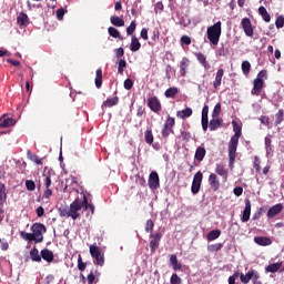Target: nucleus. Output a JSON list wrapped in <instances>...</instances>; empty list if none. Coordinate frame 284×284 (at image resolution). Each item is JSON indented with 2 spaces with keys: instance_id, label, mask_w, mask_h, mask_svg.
Here are the masks:
<instances>
[{
  "instance_id": "5fc2aeb1",
  "label": "nucleus",
  "mask_w": 284,
  "mask_h": 284,
  "mask_svg": "<svg viewBox=\"0 0 284 284\" xmlns=\"http://www.w3.org/2000/svg\"><path fill=\"white\" fill-rule=\"evenodd\" d=\"M124 90H131L132 88H134V81L132 79H126L124 80Z\"/></svg>"
},
{
  "instance_id": "09e8293b",
  "label": "nucleus",
  "mask_w": 284,
  "mask_h": 284,
  "mask_svg": "<svg viewBox=\"0 0 284 284\" xmlns=\"http://www.w3.org/2000/svg\"><path fill=\"white\" fill-rule=\"evenodd\" d=\"M85 267H88V264L83 262V257L81 255L78 256V270L80 272H85Z\"/></svg>"
},
{
  "instance_id": "680f3d73",
  "label": "nucleus",
  "mask_w": 284,
  "mask_h": 284,
  "mask_svg": "<svg viewBox=\"0 0 284 284\" xmlns=\"http://www.w3.org/2000/svg\"><path fill=\"white\" fill-rule=\"evenodd\" d=\"M125 54V50L122 47L115 49V57L116 59H121Z\"/></svg>"
},
{
  "instance_id": "39448f33",
  "label": "nucleus",
  "mask_w": 284,
  "mask_h": 284,
  "mask_svg": "<svg viewBox=\"0 0 284 284\" xmlns=\"http://www.w3.org/2000/svg\"><path fill=\"white\" fill-rule=\"evenodd\" d=\"M89 252L94 258V265H99L100 267L105 265V255L101 252V247L97 246V244H91L89 246Z\"/></svg>"
},
{
  "instance_id": "c03bdc74",
  "label": "nucleus",
  "mask_w": 284,
  "mask_h": 284,
  "mask_svg": "<svg viewBox=\"0 0 284 284\" xmlns=\"http://www.w3.org/2000/svg\"><path fill=\"white\" fill-rule=\"evenodd\" d=\"M135 31H136V21H131L130 26L126 28V34L129 37H134Z\"/></svg>"
},
{
  "instance_id": "6e6d98bb",
  "label": "nucleus",
  "mask_w": 284,
  "mask_h": 284,
  "mask_svg": "<svg viewBox=\"0 0 284 284\" xmlns=\"http://www.w3.org/2000/svg\"><path fill=\"white\" fill-rule=\"evenodd\" d=\"M263 212H265V207H261L256 213H254L252 220L258 221V219L263 216Z\"/></svg>"
},
{
  "instance_id": "774afa93",
  "label": "nucleus",
  "mask_w": 284,
  "mask_h": 284,
  "mask_svg": "<svg viewBox=\"0 0 284 284\" xmlns=\"http://www.w3.org/2000/svg\"><path fill=\"white\" fill-rule=\"evenodd\" d=\"M233 193L235 194V196H241L243 194V187L237 186L233 190Z\"/></svg>"
},
{
  "instance_id": "6e6552de",
  "label": "nucleus",
  "mask_w": 284,
  "mask_h": 284,
  "mask_svg": "<svg viewBox=\"0 0 284 284\" xmlns=\"http://www.w3.org/2000/svg\"><path fill=\"white\" fill-rule=\"evenodd\" d=\"M201 183H203V173L199 171L193 176V182L191 186L192 194H196L197 192H201Z\"/></svg>"
},
{
  "instance_id": "f8f14e48",
  "label": "nucleus",
  "mask_w": 284,
  "mask_h": 284,
  "mask_svg": "<svg viewBox=\"0 0 284 284\" xmlns=\"http://www.w3.org/2000/svg\"><path fill=\"white\" fill-rule=\"evenodd\" d=\"M82 202H83V212L87 213V219H92L94 216V204L88 202V196L82 194Z\"/></svg>"
},
{
  "instance_id": "052dcab7",
  "label": "nucleus",
  "mask_w": 284,
  "mask_h": 284,
  "mask_svg": "<svg viewBox=\"0 0 284 284\" xmlns=\"http://www.w3.org/2000/svg\"><path fill=\"white\" fill-rule=\"evenodd\" d=\"M275 26L277 29H281L284 27V18L282 16H280L276 21H275Z\"/></svg>"
},
{
  "instance_id": "c756f323",
  "label": "nucleus",
  "mask_w": 284,
  "mask_h": 284,
  "mask_svg": "<svg viewBox=\"0 0 284 284\" xmlns=\"http://www.w3.org/2000/svg\"><path fill=\"white\" fill-rule=\"evenodd\" d=\"M221 236V230L216 229V230H212L206 234V241L211 242V241H216V239H219Z\"/></svg>"
},
{
  "instance_id": "8fccbe9b",
  "label": "nucleus",
  "mask_w": 284,
  "mask_h": 284,
  "mask_svg": "<svg viewBox=\"0 0 284 284\" xmlns=\"http://www.w3.org/2000/svg\"><path fill=\"white\" fill-rule=\"evenodd\" d=\"M179 92L178 88H170L165 91L166 99H172V97H176V93Z\"/></svg>"
},
{
  "instance_id": "58836bf2",
  "label": "nucleus",
  "mask_w": 284,
  "mask_h": 284,
  "mask_svg": "<svg viewBox=\"0 0 284 284\" xmlns=\"http://www.w3.org/2000/svg\"><path fill=\"white\" fill-rule=\"evenodd\" d=\"M220 126H221V119L213 118L210 121L209 128H210L211 132L219 130Z\"/></svg>"
},
{
  "instance_id": "37998d69",
  "label": "nucleus",
  "mask_w": 284,
  "mask_h": 284,
  "mask_svg": "<svg viewBox=\"0 0 284 284\" xmlns=\"http://www.w3.org/2000/svg\"><path fill=\"white\" fill-rule=\"evenodd\" d=\"M192 108H186L182 111L179 112V116L180 119H190V116L192 115Z\"/></svg>"
},
{
  "instance_id": "49530a36",
  "label": "nucleus",
  "mask_w": 284,
  "mask_h": 284,
  "mask_svg": "<svg viewBox=\"0 0 284 284\" xmlns=\"http://www.w3.org/2000/svg\"><path fill=\"white\" fill-rule=\"evenodd\" d=\"M250 70H252V64H250V61H243L242 62V72L247 77L250 74Z\"/></svg>"
},
{
  "instance_id": "e433bc0d",
  "label": "nucleus",
  "mask_w": 284,
  "mask_h": 284,
  "mask_svg": "<svg viewBox=\"0 0 284 284\" xmlns=\"http://www.w3.org/2000/svg\"><path fill=\"white\" fill-rule=\"evenodd\" d=\"M14 123H17V120L12 118L2 119L0 120V128H10L14 125Z\"/></svg>"
},
{
  "instance_id": "7c9ffc66",
  "label": "nucleus",
  "mask_w": 284,
  "mask_h": 284,
  "mask_svg": "<svg viewBox=\"0 0 284 284\" xmlns=\"http://www.w3.org/2000/svg\"><path fill=\"white\" fill-rule=\"evenodd\" d=\"M99 276H101V273H99V271H94V273L91 271L90 274L87 276L88 283H99Z\"/></svg>"
},
{
  "instance_id": "72a5a7b5",
  "label": "nucleus",
  "mask_w": 284,
  "mask_h": 284,
  "mask_svg": "<svg viewBox=\"0 0 284 284\" xmlns=\"http://www.w3.org/2000/svg\"><path fill=\"white\" fill-rule=\"evenodd\" d=\"M108 32L113 39H119L120 41H123L124 39L123 36H121V32H119L114 27H109Z\"/></svg>"
},
{
  "instance_id": "1a4fd4ad",
  "label": "nucleus",
  "mask_w": 284,
  "mask_h": 284,
  "mask_svg": "<svg viewBox=\"0 0 284 284\" xmlns=\"http://www.w3.org/2000/svg\"><path fill=\"white\" fill-rule=\"evenodd\" d=\"M241 28L244 30L246 37H254V28L252 27V20L250 18H243L241 21Z\"/></svg>"
},
{
  "instance_id": "e2e57ef3",
  "label": "nucleus",
  "mask_w": 284,
  "mask_h": 284,
  "mask_svg": "<svg viewBox=\"0 0 284 284\" xmlns=\"http://www.w3.org/2000/svg\"><path fill=\"white\" fill-rule=\"evenodd\" d=\"M283 123V110H280L277 113H276V125Z\"/></svg>"
},
{
  "instance_id": "20e7f679",
  "label": "nucleus",
  "mask_w": 284,
  "mask_h": 284,
  "mask_svg": "<svg viewBox=\"0 0 284 284\" xmlns=\"http://www.w3.org/2000/svg\"><path fill=\"white\" fill-rule=\"evenodd\" d=\"M263 79H267V71L262 70L257 73L256 79L253 81V89L251 91V94L253 97H258L261 94V91L263 88H265V81Z\"/></svg>"
},
{
  "instance_id": "5701e85b",
  "label": "nucleus",
  "mask_w": 284,
  "mask_h": 284,
  "mask_svg": "<svg viewBox=\"0 0 284 284\" xmlns=\"http://www.w3.org/2000/svg\"><path fill=\"white\" fill-rule=\"evenodd\" d=\"M190 68V60L187 58H183L180 62V74L181 77H185L187 74V69Z\"/></svg>"
},
{
  "instance_id": "f03ea898",
  "label": "nucleus",
  "mask_w": 284,
  "mask_h": 284,
  "mask_svg": "<svg viewBox=\"0 0 284 284\" xmlns=\"http://www.w3.org/2000/svg\"><path fill=\"white\" fill-rule=\"evenodd\" d=\"M31 232L32 233H26L24 231H21L20 232L21 239H24V241H29V242L34 241V243H43V234L48 232V229L43 223L37 222L32 224Z\"/></svg>"
},
{
  "instance_id": "bf43d9fd",
  "label": "nucleus",
  "mask_w": 284,
  "mask_h": 284,
  "mask_svg": "<svg viewBox=\"0 0 284 284\" xmlns=\"http://www.w3.org/2000/svg\"><path fill=\"white\" fill-rule=\"evenodd\" d=\"M181 43L182 45H190L192 43V38H190L189 36H183L181 38Z\"/></svg>"
},
{
  "instance_id": "3c124183",
  "label": "nucleus",
  "mask_w": 284,
  "mask_h": 284,
  "mask_svg": "<svg viewBox=\"0 0 284 284\" xmlns=\"http://www.w3.org/2000/svg\"><path fill=\"white\" fill-rule=\"evenodd\" d=\"M170 263H171L173 270H175V271L179 270V260L176 257V254H173L170 256Z\"/></svg>"
},
{
  "instance_id": "ea45409f",
  "label": "nucleus",
  "mask_w": 284,
  "mask_h": 284,
  "mask_svg": "<svg viewBox=\"0 0 284 284\" xmlns=\"http://www.w3.org/2000/svg\"><path fill=\"white\" fill-rule=\"evenodd\" d=\"M28 159H30V161H32L37 165H43V160L37 154H32L30 151L28 152Z\"/></svg>"
},
{
  "instance_id": "338daca9",
  "label": "nucleus",
  "mask_w": 284,
  "mask_h": 284,
  "mask_svg": "<svg viewBox=\"0 0 284 284\" xmlns=\"http://www.w3.org/2000/svg\"><path fill=\"white\" fill-rule=\"evenodd\" d=\"M171 284H179V275L174 273L170 278Z\"/></svg>"
},
{
  "instance_id": "0eeeda50",
  "label": "nucleus",
  "mask_w": 284,
  "mask_h": 284,
  "mask_svg": "<svg viewBox=\"0 0 284 284\" xmlns=\"http://www.w3.org/2000/svg\"><path fill=\"white\" fill-rule=\"evenodd\" d=\"M261 278V274L256 270H250L246 274H240V281L243 284H247L253 281V284L256 283Z\"/></svg>"
},
{
  "instance_id": "864d4df0",
  "label": "nucleus",
  "mask_w": 284,
  "mask_h": 284,
  "mask_svg": "<svg viewBox=\"0 0 284 284\" xmlns=\"http://www.w3.org/2000/svg\"><path fill=\"white\" fill-rule=\"evenodd\" d=\"M59 214L62 217L72 219V215L70 213V209H59Z\"/></svg>"
},
{
  "instance_id": "a878e982",
  "label": "nucleus",
  "mask_w": 284,
  "mask_h": 284,
  "mask_svg": "<svg viewBox=\"0 0 284 284\" xmlns=\"http://www.w3.org/2000/svg\"><path fill=\"white\" fill-rule=\"evenodd\" d=\"M209 183L213 190H219L221 187V183L219 182V179L216 174L211 173L209 176Z\"/></svg>"
},
{
  "instance_id": "aec40b11",
  "label": "nucleus",
  "mask_w": 284,
  "mask_h": 284,
  "mask_svg": "<svg viewBox=\"0 0 284 284\" xmlns=\"http://www.w3.org/2000/svg\"><path fill=\"white\" fill-rule=\"evenodd\" d=\"M40 256L43 258V261H47V263H52V261H54V253L48 248H43L40 252Z\"/></svg>"
},
{
  "instance_id": "13d9d810",
  "label": "nucleus",
  "mask_w": 284,
  "mask_h": 284,
  "mask_svg": "<svg viewBox=\"0 0 284 284\" xmlns=\"http://www.w3.org/2000/svg\"><path fill=\"white\" fill-rule=\"evenodd\" d=\"M219 114H221V103H217L212 112V116L213 119H216V116H219Z\"/></svg>"
},
{
  "instance_id": "a18cd8bd",
  "label": "nucleus",
  "mask_w": 284,
  "mask_h": 284,
  "mask_svg": "<svg viewBox=\"0 0 284 284\" xmlns=\"http://www.w3.org/2000/svg\"><path fill=\"white\" fill-rule=\"evenodd\" d=\"M43 182H44V187L45 190H48V187H50V185H52V176L50 175V172L48 173H43Z\"/></svg>"
},
{
  "instance_id": "79ce46f5",
  "label": "nucleus",
  "mask_w": 284,
  "mask_h": 284,
  "mask_svg": "<svg viewBox=\"0 0 284 284\" xmlns=\"http://www.w3.org/2000/svg\"><path fill=\"white\" fill-rule=\"evenodd\" d=\"M125 68H128V62L125 61V59H121L118 62V74H123V72L125 71Z\"/></svg>"
},
{
  "instance_id": "412c9836",
  "label": "nucleus",
  "mask_w": 284,
  "mask_h": 284,
  "mask_svg": "<svg viewBox=\"0 0 284 284\" xmlns=\"http://www.w3.org/2000/svg\"><path fill=\"white\" fill-rule=\"evenodd\" d=\"M223 74H225V71L223 69H219L215 75V80L213 82V88L215 90L221 88V82L223 81Z\"/></svg>"
},
{
  "instance_id": "ddd939ff",
  "label": "nucleus",
  "mask_w": 284,
  "mask_h": 284,
  "mask_svg": "<svg viewBox=\"0 0 284 284\" xmlns=\"http://www.w3.org/2000/svg\"><path fill=\"white\" fill-rule=\"evenodd\" d=\"M244 203L245 207L242 213L241 221L242 223H247V221H250V216H252V202L250 201V199H245Z\"/></svg>"
},
{
  "instance_id": "0e129e2a",
  "label": "nucleus",
  "mask_w": 284,
  "mask_h": 284,
  "mask_svg": "<svg viewBox=\"0 0 284 284\" xmlns=\"http://www.w3.org/2000/svg\"><path fill=\"white\" fill-rule=\"evenodd\" d=\"M140 37L141 39H143L144 41H148L149 37H148V29L143 28L140 32Z\"/></svg>"
},
{
  "instance_id": "473e14b6",
  "label": "nucleus",
  "mask_w": 284,
  "mask_h": 284,
  "mask_svg": "<svg viewBox=\"0 0 284 284\" xmlns=\"http://www.w3.org/2000/svg\"><path fill=\"white\" fill-rule=\"evenodd\" d=\"M258 14L262 16V19H263V21H265V23H270V21H272V17L270 16V13L267 12V9H265V7L258 8Z\"/></svg>"
},
{
  "instance_id": "2eb2a0df",
  "label": "nucleus",
  "mask_w": 284,
  "mask_h": 284,
  "mask_svg": "<svg viewBox=\"0 0 284 284\" xmlns=\"http://www.w3.org/2000/svg\"><path fill=\"white\" fill-rule=\"evenodd\" d=\"M210 113V106L207 104H204L203 109H202V129L204 132H207V128H209V119H207V114Z\"/></svg>"
},
{
  "instance_id": "9b49d317",
  "label": "nucleus",
  "mask_w": 284,
  "mask_h": 284,
  "mask_svg": "<svg viewBox=\"0 0 284 284\" xmlns=\"http://www.w3.org/2000/svg\"><path fill=\"white\" fill-rule=\"evenodd\" d=\"M150 250L152 253L156 252V250L159 248V245L161 243V239H163V234L161 233H155V234H151L150 235Z\"/></svg>"
},
{
  "instance_id": "4be33fe9",
  "label": "nucleus",
  "mask_w": 284,
  "mask_h": 284,
  "mask_svg": "<svg viewBox=\"0 0 284 284\" xmlns=\"http://www.w3.org/2000/svg\"><path fill=\"white\" fill-rule=\"evenodd\" d=\"M130 50L131 52H139L141 50V42H139L136 36L131 37Z\"/></svg>"
},
{
  "instance_id": "423d86ee",
  "label": "nucleus",
  "mask_w": 284,
  "mask_h": 284,
  "mask_svg": "<svg viewBox=\"0 0 284 284\" xmlns=\"http://www.w3.org/2000/svg\"><path fill=\"white\" fill-rule=\"evenodd\" d=\"M81 210H83V200L77 197L69 206V212L73 221L81 217V213H79Z\"/></svg>"
},
{
  "instance_id": "cd10ccee",
  "label": "nucleus",
  "mask_w": 284,
  "mask_h": 284,
  "mask_svg": "<svg viewBox=\"0 0 284 284\" xmlns=\"http://www.w3.org/2000/svg\"><path fill=\"white\" fill-rule=\"evenodd\" d=\"M110 21L112 26H115V28H123V26H125V20H123L122 18H119V16H112L110 18Z\"/></svg>"
},
{
  "instance_id": "2f4dec72",
  "label": "nucleus",
  "mask_w": 284,
  "mask_h": 284,
  "mask_svg": "<svg viewBox=\"0 0 284 284\" xmlns=\"http://www.w3.org/2000/svg\"><path fill=\"white\" fill-rule=\"evenodd\" d=\"M30 258L33 263H41V255L39 254V248L33 247L30 251Z\"/></svg>"
},
{
  "instance_id": "393cba45",
  "label": "nucleus",
  "mask_w": 284,
  "mask_h": 284,
  "mask_svg": "<svg viewBox=\"0 0 284 284\" xmlns=\"http://www.w3.org/2000/svg\"><path fill=\"white\" fill-rule=\"evenodd\" d=\"M95 88L101 89V87L103 85V70L102 69H98L95 71Z\"/></svg>"
},
{
  "instance_id": "b1692460",
  "label": "nucleus",
  "mask_w": 284,
  "mask_h": 284,
  "mask_svg": "<svg viewBox=\"0 0 284 284\" xmlns=\"http://www.w3.org/2000/svg\"><path fill=\"white\" fill-rule=\"evenodd\" d=\"M207 153V151H205V148L203 146H199L195 151V155L194 159L195 161H197L199 163H201V161H203L205 159V154Z\"/></svg>"
},
{
  "instance_id": "4468645a",
  "label": "nucleus",
  "mask_w": 284,
  "mask_h": 284,
  "mask_svg": "<svg viewBox=\"0 0 284 284\" xmlns=\"http://www.w3.org/2000/svg\"><path fill=\"white\" fill-rule=\"evenodd\" d=\"M149 187L150 190H159V187H161L159 173H156L155 171L151 172L149 175Z\"/></svg>"
},
{
  "instance_id": "c85d7f7f",
  "label": "nucleus",
  "mask_w": 284,
  "mask_h": 284,
  "mask_svg": "<svg viewBox=\"0 0 284 284\" xmlns=\"http://www.w3.org/2000/svg\"><path fill=\"white\" fill-rule=\"evenodd\" d=\"M114 105H119V97L110 98L102 103V108H114Z\"/></svg>"
},
{
  "instance_id": "bb28decb",
  "label": "nucleus",
  "mask_w": 284,
  "mask_h": 284,
  "mask_svg": "<svg viewBox=\"0 0 284 284\" xmlns=\"http://www.w3.org/2000/svg\"><path fill=\"white\" fill-rule=\"evenodd\" d=\"M6 201H8V191L6 184L0 183V205H4Z\"/></svg>"
},
{
  "instance_id": "dca6fc26",
  "label": "nucleus",
  "mask_w": 284,
  "mask_h": 284,
  "mask_svg": "<svg viewBox=\"0 0 284 284\" xmlns=\"http://www.w3.org/2000/svg\"><path fill=\"white\" fill-rule=\"evenodd\" d=\"M174 124H175L174 118L169 116L166 119L164 128L162 129V135L170 136V133L172 132V128H174Z\"/></svg>"
},
{
  "instance_id": "603ef678",
  "label": "nucleus",
  "mask_w": 284,
  "mask_h": 284,
  "mask_svg": "<svg viewBox=\"0 0 284 284\" xmlns=\"http://www.w3.org/2000/svg\"><path fill=\"white\" fill-rule=\"evenodd\" d=\"M26 187L29 192H34V190H37V184H34V181L32 180H27Z\"/></svg>"
},
{
  "instance_id": "c9c22d12",
  "label": "nucleus",
  "mask_w": 284,
  "mask_h": 284,
  "mask_svg": "<svg viewBox=\"0 0 284 284\" xmlns=\"http://www.w3.org/2000/svg\"><path fill=\"white\" fill-rule=\"evenodd\" d=\"M282 263H273L265 267V272H270L271 274H276L278 270L282 267Z\"/></svg>"
},
{
  "instance_id": "7ed1b4c3",
  "label": "nucleus",
  "mask_w": 284,
  "mask_h": 284,
  "mask_svg": "<svg viewBox=\"0 0 284 284\" xmlns=\"http://www.w3.org/2000/svg\"><path fill=\"white\" fill-rule=\"evenodd\" d=\"M221 32H222L221 21H217L216 23L207 28L206 34L212 45H219V41L221 39Z\"/></svg>"
},
{
  "instance_id": "f3484780",
  "label": "nucleus",
  "mask_w": 284,
  "mask_h": 284,
  "mask_svg": "<svg viewBox=\"0 0 284 284\" xmlns=\"http://www.w3.org/2000/svg\"><path fill=\"white\" fill-rule=\"evenodd\" d=\"M17 23L20 28H28L30 26V18L26 14V12H20L17 18Z\"/></svg>"
},
{
  "instance_id": "4d7b16f0",
  "label": "nucleus",
  "mask_w": 284,
  "mask_h": 284,
  "mask_svg": "<svg viewBox=\"0 0 284 284\" xmlns=\"http://www.w3.org/2000/svg\"><path fill=\"white\" fill-rule=\"evenodd\" d=\"M154 230V221L148 220L145 224V232H153Z\"/></svg>"
},
{
  "instance_id": "de8ad7c7",
  "label": "nucleus",
  "mask_w": 284,
  "mask_h": 284,
  "mask_svg": "<svg viewBox=\"0 0 284 284\" xmlns=\"http://www.w3.org/2000/svg\"><path fill=\"white\" fill-rule=\"evenodd\" d=\"M209 252H221L223 250V243H216L207 246Z\"/></svg>"
},
{
  "instance_id": "4c0bfd02",
  "label": "nucleus",
  "mask_w": 284,
  "mask_h": 284,
  "mask_svg": "<svg viewBox=\"0 0 284 284\" xmlns=\"http://www.w3.org/2000/svg\"><path fill=\"white\" fill-rule=\"evenodd\" d=\"M144 141L148 145H152L154 143V135L152 134V129H148L144 132Z\"/></svg>"
},
{
  "instance_id": "69168bd1",
  "label": "nucleus",
  "mask_w": 284,
  "mask_h": 284,
  "mask_svg": "<svg viewBox=\"0 0 284 284\" xmlns=\"http://www.w3.org/2000/svg\"><path fill=\"white\" fill-rule=\"evenodd\" d=\"M64 14H65V11L63 9L57 10V18L59 19V21L63 19Z\"/></svg>"
},
{
  "instance_id": "f257e3e1",
  "label": "nucleus",
  "mask_w": 284,
  "mask_h": 284,
  "mask_svg": "<svg viewBox=\"0 0 284 284\" xmlns=\"http://www.w3.org/2000/svg\"><path fill=\"white\" fill-rule=\"evenodd\" d=\"M233 131L235 134L231 138L229 142V168L230 170H234V161H236V150L239 148V139H241V126L236 123V121L232 122Z\"/></svg>"
},
{
  "instance_id": "9d476101",
  "label": "nucleus",
  "mask_w": 284,
  "mask_h": 284,
  "mask_svg": "<svg viewBox=\"0 0 284 284\" xmlns=\"http://www.w3.org/2000/svg\"><path fill=\"white\" fill-rule=\"evenodd\" d=\"M148 108L155 114H159L163 108L161 106V101L156 97H151L148 99Z\"/></svg>"
},
{
  "instance_id": "6ab92c4d",
  "label": "nucleus",
  "mask_w": 284,
  "mask_h": 284,
  "mask_svg": "<svg viewBox=\"0 0 284 284\" xmlns=\"http://www.w3.org/2000/svg\"><path fill=\"white\" fill-rule=\"evenodd\" d=\"M254 243H256V245H261L262 247H267V245H272V239L267 236H255Z\"/></svg>"
},
{
  "instance_id": "a19ab883",
  "label": "nucleus",
  "mask_w": 284,
  "mask_h": 284,
  "mask_svg": "<svg viewBox=\"0 0 284 284\" xmlns=\"http://www.w3.org/2000/svg\"><path fill=\"white\" fill-rule=\"evenodd\" d=\"M266 154L272 152V135L267 134L264 140Z\"/></svg>"
},
{
  "instance_id": "f704fd0d",
  "label": "nucleus",
  "mask_w": 284,
  "mask_h": 284,
  "mask_svg": "<svg viewBox=\"0 0 284 284\" xmlns=\"http://www.w3.org/2000/svg\"><path fill=\"white\" fill-rule=\"evenodd\" d=\"M215 172L219 176H223L224 181H227V170L223 164H216Z\"/></svg>"
},
{
  "instance_id": "a211bd4d",
  "label": "nucleus",
  "mask_w": 284,
  "mask_h": 284,
  "mask_svg": "<svg viewBox=\"0 0 284 284\" xmlns=\"http://www.w3.org/2000/svg\"><path fill=\"white\" fill-rule=\"evenodd\" d=\"M283 212V204L278 203L272 206L267 212V219H274V216H278Z\"/></svg>"
}]
</instances>
